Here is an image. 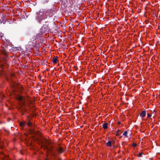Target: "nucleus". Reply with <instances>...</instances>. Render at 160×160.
<instances>
[{"label":"nucleus","instance_id":"nucleus-6","mask_svg":"<svg viewBox=\"0 0 160 160\" xmlns=\"http://www.w3.org/2000/svg\"><path fill=\"white\" fill-rule=\"evenodd\" d=\"M57 151L59 154L62 153L64 152L63 148L61 147H59L57 149Z\"/></svg>","mask_w":160,"mask_h":160},{"label":"nucleus","instance_id":"nucleus-22","mask_svg":"<svg viewBox=\"0 0 160 160\" xmlns=\"http://www.w3.org/2000/svg\"><path fill=\"white\" fill-rule=\"evenodd\" d=\"M3 36V34L2 33H0V39Z\"/></svg>","mask_w":160,"mask_h":160},{"label":"nucleus","instance_id":"nucleus-4","mask_svg":"<svg viewBox=\"0 0 160 160\" xmlns=\"http://www.w3.org/2000/svg\"><path fill=\"white\" fill-rule=\"evenodd\" d=\"M47 18V13L46 12H41V22L42 21V20H45Z\"/></svg>","mask_w":160,"mask_h":160},{"label":"nucleus","instance_id":"nucleus-33","mask_svg":"<svg viewBox=\"0 0 160 160\" xmlns=\"http://www.w3.org/2000/svg\"><path fill=\"white\" fill-rule=\"evenodd\" d=\"M42 45H41V48H42Z\"/></svg>","mask_w":160,"mask_h":160},{"label":"nucleus","instance_id":"nucleus-19","mask_svg":"<svg viewBox=\"0 0 160 160\" xmlns=\"http://www.w3.org/2000/svg\"><path fill=\"white\" fill-rule=\"evenodd\" d=\"M127 134H128L127 131H126L123 133V135L125 136H127Z\"/></svg>","mask_w":160,"mask_h":160},{"label":"nucleus","instance_id":"nucleus-7","mask_svg":"<svg viewBox=\"0 0 160 160\" xmlns=\"http://www.w3.org/2000/svg\"><path fill=\"white\" fill-rule=\"evenodd\" d=\"M40 34L39 33H38L37 35H36L35 37L33 39V40H37L38 41H39L40 40Z\"/></svg>","mask_w":160,"mask_h":160},{"label":"nucleus","instance_id":"nucleus-14","mask_svg":"<svg viewBox=\"0 0 160 160\" xmlns=\"http://www.w3.org/2000/svg\"><path fill=\"white\" fill-rule=\"evenodd\" d=\"M42 39H44V40H42V41H43L42 42V44H45L46 42V40L45 38H43V37H42V38H41V43L42 42H41Z\"/></svg>","mask_w":160,"mask_h":160},{"label":"nucleus","instance_id":"nucleus-11","mask_svg":"<svg viewBox=\"0 0 160 160\" xmlns=\"http://www.w3.org/2000/svg\"><path fill=\"white\" fill-rule=\"evenodd\" d=\"M52 62L53 63H56L58 61V57L56 56L54 58H53L52 59Z\"/></svg>","mask_w":160,"mask_h":160},{"label":"nucleus","instance_id":"nucleus-1","mask_svg":"<svg viewBox=\"0 0 160 160\" xmlns=\"http://www.w3.org/2000/svg\"><path fill=\"white\" fill-rule=\"evenodd\" d=\"M41 148L46 151L47 152L51 153L54 154L55 149L53 146L48 140L41 132Z\"/></svg>","mask_w":160,"mask_h":160},{"label":"nucleus","instance_id":"nucleus-26","mask_svg":"<svg viewBox=\"0 0 160 160\" xmlns=\"http://www.w3.org/2000/svg\"><path fill=\"white\" fill-rule=\"evenodd\" d=\"M143 154V153H141V152H139V156H141Z\"/></svg>","mask_w":160,"mask_h":160},{"label":"nucleus","instance_id":"nucleus-9","mask_svg":"<svg viewBox=\"0 0 160 160\" xmlns=\"http://www.w3.org/2000/svg\"><path fill=\"white\" fill-rule=\"evenodd\" d=\"M108 123H104L102 124V128L104 129H107L108 128Z\"/></svg>","mask_w":160,"mask_h":160},{"label":"nucleus","instance_id":"nucleus-15","mask_svg":"<svg viewBox=\"0 0 160 160\" xmlns=\"http://www.w3.org/2000/svg\"><path fill=\"white\" fill-rule=\"evenodd\" d=\"M28 105L29 107H31L32 106H31V105L33 104V102H32L30 101H29L28 102Z\"/></svg>","mask_w":160,"mask_h":160},{"label":"nucleus","instance_id":"nucleus-2","mask_svg":"<svg viewBox=\"0 0 160 160\" xmlns=\"http://www.w3.org/2000/svg\"><path fill=\"white\" fill-rule=\"evenodd\" d=\"M48 21H45V24H44L42 27L41 28V32L42 33H45L48 32L50 30V28L48 26Z\"/></svg>","mask_w":160,"mask_h":160},{"label":"nucleus","instance_id":"nucleus-10","mask_svg":"<svg viewBox=\"0 0 160 160\" xmlns=\"http://www.w3.org/2000/svg\"><path fill=\"white\" fill-rule=\"evenodd\" d=\"M26 124L29 127H32V123L29 121H28L26 122Z\"/></svg>","mask_w":160,"mask_h":160},{"label":"nucleus","instance_id":"nucleus-25","mask_svg":"<svg viewBox=\"0 0 160 160\" xmlns=\"http://www.w3.org/2000/svg\"><path fill=\"white\" fill-rule=\"evenodd\" d=\"M132 146H133L135 147L136 146L137 144L135 143H133L132 144Z\"/></svg>","mask_w":160,"mask_h":160},{"label":"nucleus","instance_id":"nucleus-3","mask_svg":"<svg viewBox=\"0 0 160 160\" xmlns=\"http://www.w3.org/2000/svg\"><path fill=\"white\" fill-rule=\"evenodd\" d=\"M35 22H40V12L38 11L37 12L35 15Z\"/></svg>","mask_w":160,"mask_h":160},{"label":"nucleus","instance_id":"nucleus-21","mask_svg":"<svg viewBox=\"0 0 160 160\" xmlns=\"http://www.w3.org/2000/svg\"><path fill=\"white\" fill-rule=\"evenodd\" d=\"M19 124L21 126H22L24 125V123L22 122H20L19 123Z\"/></svg>","mask_w":160,"mask_h":160},{"label":"nucleus","instance_id":"nucleus-23","mask_svg":"<svg viewBox=\"0 0 160 160\" xmlns=\"http://www.w3.org/2000/svg\"><path fill=\"white\" fill-rule=\"evenodd\" d=\"M119 132V130H118L117 132V135L119 136L120 135V134L118 133Z\"/></svg>","mask_w":160,"mask_h":160},{"label":"nucleus","instance_id":"nucleus-8","mask_svg":"<svg viewBox=\"0 0 160 160\" xmlns=\"http://www.w3.org/2000/svg\"><path fill=\"white\" fill-rule=\"evenodd\" d=\"M2 155L3 156L2 157V160H10L6 155L3 154Z\"/></svg>","mask_w":160,"mask_h":160},{"label":"nucleus","instance_id":"nucleus-16","mask_svg":"<svg viewBox=\"0 0 160 160\" xmlns=\"http://www.w3.org/2000/svg\"><path fill=\"white\" fill-rule=\"evenodd\" d=\"M46 61H44L42 62H41V64L43 65L44 67L46 66Z\"/></svg>","mask_w":160,"mask_h":160},{"label":"nucleus","instance_id":"nucleus-12","mask_svg":"<svg viewBox=\"0 0 160 160\" xmlns=\"http://www.w3.org/2000/svg\"><path fill=\"white\" fill-rule=\"evenodd\" d=\"M112 141H108L106 143V145L107 146H110L111 147L112 146Z\"/></svg>","mask_w":160,"mask_h":160},{"label":"nucleus","instance_id":"nucleus-5","mask_svg":"<svg viewBox=\"0 0 160 160\" xmlns=\"http://www.w3.org/2000/svg\"><path fill=\"white\" fill-rule=\"evenodd\" d=\"M146 110L142 111L141 113H140V116L142 118H144L146 115Z\"/></svg>","mask_w":160,"mask_h":160},{"label":"nucleus","instance_id":"nucleus-28","mask_svg":"<svg viewBox=\"0 0 160 160\" xmlns=\"http://www.w3.org/2000/svg\"><path fill=\"white\" fill-rule=\"evenodd\" d=\"M118 124H120V122H118Z\"/></svg>","mask_w":160,"mask_h":160},{"label":"nucleus","instance_id":"nucleus-29","mask_svg":"<svg viewBox=\"0 0 160 160\" xmlns=\"http://www.w3.org/2000/svg\"><path fill=\"white\" fill-rule=\"evenodd\" d=\"M45 160H49V159H45Z\"/></svg>","mask_w":160,"mask_h":160},{"label":"nucleus","instance_id":"nucleus-24","mask_svg":"<svg viewBox=\"0 0 160 160\" xmlns=\"http://www.w3.org/2000/svg\"><path fill=\"white\" fill-rule=\"evenodd\" d=\"M147 116H148V118H150L151 117V115L149 114H148Z\"/></svg>","mask_w":160,"mask_h":160},{"label":"nucleus","instance_id":"nucleus-31","mask_svg":"<svg viewBox=\"0 0 160 160\" xmlns=\"http://www.w3.org/2000/svg\"><path fill=\"white\" fill-rule=\"evenodd\" d=\"M58 160H61V159L60 158H59Z\"/></svg>","mask_w":160,"mask_h":160},{"label":"nucleus","instance_id":"nucleus-18","mask_svg":"<svg viewBox=\"0 0 160 160\" xmlns=\"http://www.w3.org/2000/svg\"><path fill=\"white\" fill-rule=\"evenodd\" d=\"M18 99L19 101H21L22 100V96H19L18 98Z\"/></svg>","mask_w":160,"mask_h":160},{"label":"nucleus","instance_id":"nucleus-20","mask_svg":"<svg viewBox=\"0 0 160 160\" xmlns=\"http://www.w3.org/2000/svg\"><path fill=\"white\" fill-rule=\"evenodd\" d=\"M3 147V143H2L0 141V148H2Z\"/></svg>","mask_w":160,"mask_h":160},{"label":"nucleus","instance_id":"nucleus-13","mask_svg":"<svg viewBox=\"0 0 160 160\" xmlns=\"http://www.w3.org/2000/svg\"><path fill=\"white\" fill-rule=\"evenodd\" d=\"M29 133L31 134H32L35 133L34 131L32 129L30 128L29 129Z\"/></svg>","mask_w":160,"mask_h":160},{"label":"nucleus","instance_id":"nucleus-17","mask_svg":"<svg viewBox=\"0 0 160 160\" xmlns=\"http://www.w3.org/2000/svg\"><path fill=\"white\" fill-rule=\"evenodd\" d=\"M48 0H42V3L43 4H45L48 2Z\"/></svg>","mask_w":160,"mask_h":160},{"label":"nucleus","instance_id":"nucleus-30","mask_svg":"<svg viewBox=\"0 0 160 160\" xmlns=\"http://www.w3.org/2000/svg\"><path fill=\"white\" fill-rule=\"evenodd\" d=\"M42 82H44V79L42 80Z\"/></svg>","mask_w":160,"mask_h":160},{"label":"nucleus","instance_id":"nucleus-27","mask_svg":"<svg viewBox=\"0 0 160 160\" xmlns=\"http://www.w3.org/2000/svg\"><path fill=\"white\" fill-rule=\"evenodd\" d=\"M42 49L43 50H45V48H43H43H42Z\"/></svg>","mask_w":160,"mask_h":160},{"label":"nucleus","instance_id":"nucleus-32","mask_svg":"<svg viewBox=\"0 0 160 160\" xmlns=\"http://www.w3.org/2000/svg\"><path fill=\"white\" fill-rule=\"evenodd\" d=\"M44 72H45V71H44H44H43V74H44Z\"/></svg>","mask_w":160,"mask_h":160}]
</instances>
